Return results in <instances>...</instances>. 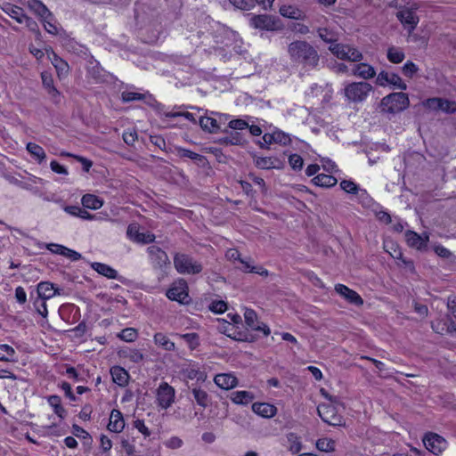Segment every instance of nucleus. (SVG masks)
Masks as SVG:
<instances>
[{"label": "nucleus", "mask_w": 456, "mask_h": 456, "mask_svg": "<svg viewBox=\"0 0 456 456\" xmlns=\"http://www.w3.org/2000/svg\"><path fill=\"white\" fill-rule=\"evenodd\" d=\"M288 54L291 62L305 70L318 69L321 55L315 46L305 40H295L288 45Z\"/></svg>", "instance_id": "1"}, {"label": "nucleus", "mask_w": 456, "mask_h": 456, "mask_svg": "<svg viewBox=\"0 0 456 456\" xmlns=\"http://www.w3.org/2000/svg\"><path fill=\"white\" fill-rule=\"evenodd\" d=\"M410 105L408 95L404 93H392L385 96L380 102V109L385 113H397L406 110Z\"/></svg>", "instance_id": "2"}, {"label": "nucleus", "mask_w": 456, "mask_h": 456, "mask_svg": "<svg viewBox=\"0 0 456 456\" xmlns=\"http://www.w3.org/2000/svg\"><path fill=\"white\" fill-rule=\"evenodd\" d=\"M372 89L367 82H352L346 86L344 94L349 102L358 103L364 102Z\"/></svg>", "instance_id": "3"}, {"label": "nucleus", "mask_w": 456, "mask_h": 456, "mask_svg": "<svg viewBox=\"0 0 456 456\" xmlns=\"http://www.w3.org/2000/svg\"><path fill=\"white\" fill-rule=\"evenodd\" d=\"M329 51L342 61L358 62L363 59L362 53L354 46L346 44L336 43L329 46Z\"/></svg>", "instance_id": "4"}, {"label": "nucleus", "mask_w": 456, "mask_h": 456, "mask_svg": "<svg viewBox=\"0 0 456 456\" xmlns=\"http://www.w3.org/2000/svg\"><path fill=\"white\" fill-rule=\"evenodd\" d=\"M175 270L181 274H197L202 271L200 263L195 261L191 256L183 253H177L174 256Z\"/></svg>", "instance_id": "5"}, {"label": "nucleus", "mask_w": 456, "mask_h": 456, "mask_svg": "<svg viewBox=\"0 0 456 456\" xmlns=\"http://www.w3.org/2000/svg\"><path fill=\"white\" fill-rule=\"evenodd\" d=\"M175 390L167 382H161L155 391V403L161 410H167L175 403Z\"/></svg>", "instance_id": "6"}, {"label": "nucleus", "mask_w": 456, "mask_h": 456, "mask_svg": "<svg viewBox=\"0 0 456 456\" xmlns=\"http://www.w3.org/2000/svg\"><path fill=\"white\" fill-rule=\"evenodd\" d=\"M225 256L228 260L231 261H239L242 267L240 270L244 273H252L259 274L263 277H267L269 275V272L267 269L264 268L262 265H253L250 263L251 258H241L240 252L235 248H230L226 251Z\"/></svg>", "instance_id": "7"}, {"label": "nucleus", "mask_w": 456, "mask_h": 456, "mask_svg": "<svg viewBox=\"0 0 456 456\" xmlns=\"http://www.w3.org/2000/svg\"><path fill=\"white\" fill-rule=\"evenodd\" d=\"M320 418L327 424L339 427L344 424L343 417L338 412L335 406L323 403L317 408Z\"/></svg>", "instance_id": "8"}, {"label": "nucleus", "mask_w": 456, "mask_h": 456, "mask_svg": "<svg viewBox=\"0 0 456 456\" xmlns=\"http://www.w3.org/2000/svg\"><path fill=\"white\" fill-rule=\"evenodd\" d=\"M166 296L172 301H176L181 304L189 302L188 286L184 280L180 279L174 282L167 289Z\"/></svg>", "instance_id": "9"}, {"label": "nucleus", "mask_w": 456, "mask_h": 456, "mask_svg": "<svg viewBox=\"0 0 456 456\" xmlns=\"http://www.w3.org/2000/svg\"><path fill=\"white\" fill-rule=\"evenodd\" d=\"M417 9V5L403 7L396 13V18L410 33L415 29L419 23V17L415 13Z\"/></svg>", "instance_id": "10"}, {"label": "nucleus", "mask_w": 456, "mask_h": 456, "mask_svg": "<svg viewBox=\"0 0 456 456\" xmlns=\"http://www.w3.org/2000/svg\"><path fill=\"white\" fill-rule=\"evenodd\" d=\"M424 105L432 110H442L448 114L456 112V102L448 99L429 98L424 102Z\"/></svg>", "instance_id": "11"}, {"label": "nucleus", "mask_w": 456, "mask_h": 456, "mask_svg": "<svg viewBox=\"0 0 456 456\" xmlns=\"http://www.w3.org/2000/svg\"><path fill=\"white\" fill-rule=\"evenodd\" d=\"M376 84L380 86H387V85H391L394 87L401 90H405L407 88L406 84L402 80L399 75L385 70H382L379 73L376 78Z\"/></svg>", "instance_id": "12"}, {"label": "nucleus", "mask_w": 456, "mask_h": 456, "mask_svg": "<svg viewBox=\"0 0 456 456\" xmlns=\"http://www.w3.org/2000/svg\"><path fill=\"white\" fill-rule=\"evenodd\" d=\"M244 319L246 325L252 330L256 331H261L264 333L265 336H268L271 333V330L269 327L263 323L258 322V317L256 313L250 308H245L244 311Z\"/></svg>", "instance_id": "13"}, {"label": "nucleus", "mask_w": 456, "mask_h": 456, "mask_svg": "<svg viewBox=\"0 0 456 456\" xmlns=\"http://www.w3.org/2000/svg\"><path fill=\"white\" fill-rule=\"evenodd\" d=\"M407 244L413 248L418 250H426L428 248V242L429 240V236L423 232L422 234H419L413 230H407L404 234Z\"/></svg>", "instance_id": "14"}, {"label": "nucleus", "mask_w": 456, "mask_h": 456, "mask_svg": "<svg viewBox=\"0 0 456 456\" xmlns=\"http://www.w3.org/2000/svg\"><path fill=\"white\" fill-rule=\"evenodd\" d=\"M426 448L434 454L441 453L446 448V441L441 436L428 433L423 438Z\"/></svg>", "instance_id": "15"}, {"label": "nucleus", "mask_w": 456, "mask_h": 456, "mask_svg": "<svg viewBox=\"0 0 456 456\" xmlns=\"http://www.w3.org/2000/svg\"><path fill=\"white\" fill-rule=\"evenodd\" d=\"M147 251L154 268L162 269L170 265V261L167 253L164 250H162L159 247L150 246L147 248Z\"/></svg>", "instance_id": "16"}, {"label": "nucleus", "mask_w": 456, "mask_h": 456, "mask_svg": "<svg viewBox=\"0 0 456 456\" xmlns=\"http://www.w3.org/2000/svg\"><path fill=\"white\" fill-rule=\"evenodd\" d=\"M236 37V33L226 26L220 23L216 24L215 37L217 44L230 46L232 45Z\"/></svg>", "instance_id": "17"}, {"label": "nucleus", "mask_w": 456, "mask_h": 456, "mask_svg": "<svg viewBox=\"0 0 456 456\" xmlns=\"http://www.w3.org/2000/svg\"><path fill=\"white\" fill-rule=\"evenodd\" d=\"M335 291L348 303L354 305L361 306L363 305V300L361 296L356 291L351 289L344 284L338 283L335 285Z\"/></svg>", "instance_id": "18"}, {"label": "nucleus", "mask_w": 456, "mask_h": 456, "mask_svg": "<svg viewBox=\"0 0 456 456\" xmlns=\"http://www.w3.org/2000/svg\"><path fill=\"white\" fill-rule=\"evenodd\" d=\"M127 238L139 244H148L155 240V235L149 230H126Z\"/></svg>", "instance_id": "19"}, {"label": "nucleus", "mask_w": 456, "mask_h": 456, "mask_svg": "<svg viewBox=\"0 0 456 456\" xmlns=\"http://www.w3.org/2000/svg\"><path fill=\"white\" fill-rule=\"evenodd\" d=\"M37 297L43 299L53 298L56 295H61V290L56 288L53 283L49 281H41L37 288Z\"/></svg>", "instance_id": "20"}, {"label": "nucleus", "mask_w": 456, "mask_h": 456, "mask_svg": "<svg viewBox=\"0 0 456 456\" xmlns=\"http://www.w3.org/2000/svg\"><path fill=\"white\" fill-rule=\"evenodd\" d=\"M91 268L97 272L99 274L108 278V279H113V280H118L121 281L122 277L118 275V273L117 270L112 268L107 264L100 263V262H94L91 263Z\"/></svg>", "instance_id": "21"}, {"label": "nucleus", "mask_w": 456, "mask_h": 456, "mask_svg": "<svg viewBox=\"0 0 456 456\" xmlns=\"http://www.w3.org/2000/svg\"><path fill=\"white\" fill-rule=\"evenodd\" d=\"M214 382L220 388L229 390L237 386L238 379L231 373H220L215 376Z\"/></svg>", "instance_id": "22"}, {"label": "nucleus", "mask_w": 456, "mask_h": 456, "mask_svg": "<svg viewBox=\"0 0 456 456\" xmlns=\"http://www.w3.org/2000/svg\"><path fill=\"white\" fill-rule=\"evenodd\" d=\"M254 413L263 418H273L277 414V408L269 403H254L252 404Z\"/></svg>", "instance_id": "23"}, {"label": "nucleus", "mask_w": 456, "mask_h": 456, "mask_svg": "<svg viewBox=\"0 0 456 456\" xmlns=\"http://www.w3.org/2000/svg\"><path fill=\"white\" fill-rule=\"evenodd\" d=\"M352 74L355 77L367 80L374 77L376 76V71L371 65L361 62L354 65Z\"/></svg>", "instance_id": "24"}, {"label": "nucleus", "mask_w": 456, "mask_h": 456, "mask_svg": "<svg viewBox=\"0 0 456 456\" xmlns=\"http://www.w3.org/2000/svg\"><path fill=\"white\" fill-rule=\"evenodd\" d=\"M125 428V421L122 413L118 410H112L110 416L108 429L111 432L119 433Z\"/></svg>", "instance_id": "25"}, {"label": "nucleus", "mask_w": 456, "mask_h": 456, "mask_svg": "<svg viewBox=\"0 0 456 456\" xmlns=\"http://www.w3.org/2000/svg\"><path fill=\"white\" fill-rule=\"evenodd\" d=\"M110 375L115 384L119 387H126L128 384L129 374L120 366H113L110 369Z\"/></svg>", "instance_id": "26"}, {"label": "nucleus", "mask_w": 456, "mask_h": 456, "mask_svg": "<svg viewBox=\"0 0 456 456\" xmlns=\"http://www.w3.org/2000/svg\"><path fill=\"white\" fill-rule=\"evenodd\" d=\"M251 25L256 28L271 30L273 28L274 23L268 15H255L251 18Z\"/></svg>", "instance_id": "27"}, {"label": "nucleus", "mask_w": 456, "mask_h": 456, "mask_svg": "<svg viewBox=\"0 0 456 456\" xmlns=\"http://www.w3.org/2000/svg\"><path fill=\"white\" fill-rule=\"evenodd\" d=\"M255 398L253 393L249 391H234L230 395V399L235 404L247 405Z\"/></svg>", "instance_id": "28"}, {"label": "nucleus", "mask_w": 456, "mask_h": 456, "mask_svg": "<svg viewBox=\"0 0 456 456\" xmlns=\"http://www.w3.org/2000/svg\"><path fill=\"white\" fill-rule=\"evenodd\" d=\"M191 392L198 405L207 408L210 404V397L208 394L200 387H192Z\"/></svg>", "instance_id": "29"}, {"label": "nucleus", "mask_w": 456, "mask_h": 456, "mask_svg": "<svg viewBox=\"0 0 456 456\" xmlns=\"http://www.w3.org/2000/svg\"><path fill=\"white\" fill-rule=\"evenodd\" d=\"M153 341L156 346L161 347L163 350L166 351H175V345L173 341L169 339V338L162 333V332H157L153 337Z\"/></svg>", "instance_id": "30"}, {"label": "nucleus", "mask_w": 456, "mask_h": 456, "mask_svg": "<svg viewBox=\"0 0 456 456\" xmlns=\"http://www.w3.org/2000/svg\"><path fill=\"white\" fill-rule=\"evenodd\" d=\"M28 7L35 12L42 19L52 18L53 13L40 0H29L28 2Z\"/></svg>", "instance_id": "31"}, {"label": "nucleus", "mask_w": 456, "mask_h": 456, "mask_svg": "<svg viewBox=\"0 0 456 456\" xmlns=\"http://www.w3.org/2000/svg\"><path fill=\"white\" fill-rule=\"evenodd\" d=\"M85 208L99 209L103 205V200L94 194L86 193L81 199Z\"/></svg>", "instance_id": "32"}, {"label": "nucleus", "mask_w": 456, "mask_h": 456, "mask_svg": "<svg viewBox=\"0 0 456 456\" xmlns=\"http://www.w3.org/2000/svg\"><path fill=\"white\" fill-rule=\"evenodd\" d=\"M387 57L390 62L398 64L404 60L405 55L401 48L396 46H390L387 49Z\"/></svg>", "instance_id": "33"}, {"label": "nucleus", "mask_w": 456, "mask_h": 456, "mask_svg": "<svg viewBox=\"0 0 456 456\" xmlns=\"http://www.w3.org/2000/svg\"><path fill=\"white\" fill-rule=\"evenodd\" d=\"M26 149L39 163H42L46 159L44 149L38 144L28 142Z\"/></svg>", "instance_id": "34"}, {"label": "nucleus", "mask_w": 456, "mask_h": 456, "mask_svg": "<svg viewBox=\"0 0 456 456\" xmlns=\"http://www.w3.org/2000/svg\"><path fill=\"white\" fill-rule=\"evenodd\" d=\"M53 58H51V61L53 65L55 67L58 76L61 77L62 75H67L69 72V65L68 63L60 58L55 53L52 51Z\"/></svg>", "instance_id": "35"}, {"label": "nucleus", "mask_w": 456, "mask_h": 456, "mask_svg": "<svg viewBox=\"0 0 456 456\" xmlns=\"http://www.w3.org/2000/svg\"><path fill=\"white\" fill-rule=\"evenodd\" d=\"M434 251L436 254L444 259H447L449 264L453 266H456V256L453 255L449 249L441 245H436L434 247Z\"/></svg>", "instance_id": "36"}, {"label": "nucleus", "mask_w": 456, "mask_h": 456, "mask_svg": "<svg viewBox=\"0 0 456 456\" xmlns=\"http://www.w3.org/2000/svg\"><path fill=\"white\" fill-rule=\"evenodd\" d=\"M313 182L321 187H331L337 183V179L330 175L320 174L313 179Z\"/></svg>", "instance_id": "37"}, {"label": "nucleus", "mask_w": 456, "mask_h": 456, "mask_svg": "<svg viewBox=\"0 0 456 456\" xmlns=\"http://www.w3.org/2000/svg\"><path fill=\"white\" fill-rule=\"evenodd\" d=\"M175 151L177 152V155L180 158L191 159L194 160L198 164L202 163L205 160V157L204 156H202L200 154H198L196 152H193V151H191L190 150L183 149L182 147H176Z\"/></svg>", "instance_id": "38"}, {"label": "nucleus", "mask_w": 456, "mask_h": 456, "mask_svg": "<svg viewBox=\"0 0 456 456\" xmlns=\"http://www.w3.org/2000/svg\"><path fill=\"white\" fill-rule=\"evenodd\" d=\"M336 442L328 437L319 438L316 441V448L324 452H332L335 451Z\"/></svg>", "instance_id": "39"}, {"label": "nucleus", "mask_w": 456, "mask_h": 456, "mask_svg": "<svg viewBox=\"0 0 456 456\" xmlns=\"http://www.w3.org/2000/svg\"><path fill=\"white\" fill-rule=\"evenodd\" d=\"M48 403L53 408V411L61 419H63L66 413L65 409L61 404V397L58 395H50L47 399Z\"/></svg>", "instance_id": "40"}, {"label": "nucleus", "mask_w": 456, "mask_h": 456, "mask_svg": "<svg viewBox=\"0 0 456 456\" xmlns=\"http://www.w3.org/2000/svg\"><path fill=\"white\" fill-rule=\"evenodd\" d=\"M277 163L279 160L271 157L257 158L255 161L256 166L262 169L275 168L278 167Z\"/></svg>", "instance_id": "41"}, {"label": "nucleus", "mask_w": 456, "mask_h": 456, "mask_svg": "<svg viewBox=\"0 0 456 456\" xmlns=\"http://www.w3.org/2000/svg\"><path fill=\"white\" fill-rule=\"evenodd\" d=\"M200 126L205 131L209 133L216 132L219 126L217 125V121L210 117H203L200 119Z\"/></svg>", "instance_id": "42"}, {"label": "nucleus", "mask_w": 456, "mask_h": 456, "mask_svg": "<svg viewBox=\"0 0 456 456\" xmlns=\"http://www.w3.org/2000/svg\"><path fill=\"white\" fill-rule=\"evenodd\" d=\"M288 441L289 443V451L292 454H297L302 450V443L296 434L289 433L288 435Z\"/></svg>", "instance_id": "43"}, {"label": "nucleus", "mask_w": 456, "mask_h": 456, "mask_svg": "<svg viewBox=\"0 0 456 456\" xmlns=\"http://www.w3.org/2000/svg\"><path fill=\"white\" fill-rule=\"evenodd\" d=\"M280 13L281 15H282L283 17H287V18H290V19H295V20H297L301 17V12L300 10L293 7V6H287V5H283L280 8Z\"/></svg>", "instance_id": "44"}, {"label": "nucleus", "mask_w": 456, "mask_h": 456, "mask_svg": "<svg viewBox=\"0 0 456 456\" xmlns=\"http://www.w3.org/2000/svg\"><path fill=\"white\" fill-rule=\"evenodd\" d=\"M179 337L188 344L191 350L200 345V338L197 333H185L179 335Z\"/></svg>", "instance_id": "45"}, {"label": "nucleus", "mask_w": 456, "mask_h": 456, "mask_svg": "<svg viewBox=\"0 0 456 456\" xmlns=\"http://www.w3.org/2000/svg\"><path fill=\"white\" fill-rule=\"evenodd\" d=\"M15 354L14 349L6 344L0 345V361L1 362H9L12 360V356Z\"/></svg>", "instance_id": "46"}, {"label": "nucleus", "mask_w": 456, "mask_h": 456, "mask_svg": "<svg viewBox=\"0 0 456 456\" xmlns=\"http://www.w3.org/2000/svg\"><path fill=\"white\" fill-rule=\"evenodd\" d=\"M46 300L37 297L33 302L35 310L45 318L48 314Z\"/></svg>", "instance_id": "47"}, {"label": "nucleus", "mask_w": 456, "mask_h": 456, "mask_svg": "<svg viewBox=\"0 0 456 456\" xmlns=\"http://www.w3.org/2000/svg\"><path fill=\"white\" fill-rule=\"evenodd\" d=\"M138 333L134 328H126L121 330L118 337L126 342H133L137 338Z\"/></svg>", "instance_id": "48"}, {"label": "nucleus", "mask_w": 456, "mask_h": 456, "mask_svg": "<svg viewBox=\"0 0 456 456\" xmlns=\"http://www.w3.org/2000/svg\"><path fill=\"white\" fill-rule=\"evenodd\" d=\"M5 12L12 18L15 19L19 23H20V20H21L26 16V14L23 13L22 8H20L19 6H14V5L8 6L5 9Z\"/></svg>", "instance_id": "49"}, {"label": "nucleus", "mask_w": 456, "mask_h": 456, "mask_svg": "<svg viewBox=\"0 0 456 456\" xmlns=\"http://www.w3.org/2000/svg\"><path fill=\"white\" fill-rule=\"evenodd\" d=\"M340 187L343 191H345L347 193H351V194H356L359 191L358 185L350 180L341 181Z\"/></svg>", "instance_id": "50"}, {"label": "nucleus", "mask_w": 456, "mask_h": 456, "mask_svg": "<svg viewBox=\"0 0 456 456\" xmlns=\"http://www.w3.org/2000/svg\"><path fill=\"white\" fill-rule=\"evenodd\" d=\"M20 23H25L27 28L30 31L34 32L37 35V37H39L41 35L37 23L30 17L26 15L21 20H20Z\"/></svg>", "instance_id": "51"}, {"label": "nucleus", "mask_w": 456, "mask_h": 456, "mask_svg": "<svg viewBox=\"0 0 456 456\" xmlns=\"http://www.w3.org/2000/svg\"><path fill=\"white\" fill-rule=\"evenodd\" d=\"M229 2L240 10H250L254 5L253 0H229Z\"/></svg>", "instance_id": "52"}, {"label": "nucleus", "mask_w": 456, "mask_h": 456, "mask_svg": "<svg viewBox=\"0 0 456 456\" xmlns=\"http://www.w3.org/2000/svg\"><path fill=\"white\" fill-rule=\"evenodd\" d=\"M289 162L291 167L295 170H300L304 164L303 159L297 154L290 155L289 158Z\"/></svg>", "instance_id": "53"}, {"label": "nucleus", "mask_w": 456, "mask_h": 456, "mask_svg": "<svg viewBox=\"0 0 456 456\" xmlns=\"http://www.w3.org/2000/svg\"><path fill=\"white\" fill-rule=\"evenodd\" d=\"M209 309L216 314H222L226 311L227 305L224 301L219 300V301H214L209 305Z\"/></svg>", "instance_id": "54"}, {"label": "nucleus", "mask_w": 456, "mask_h": 456, "mask_svg": "<svg viewBox=\"0 0 456 456\" xmlns=\"http://www.w3.org/2000/svg\"><path fill=\"white\" fill-rule=\"evenodd\" d=\"M53 16L52 18H44L42 19V21L44 23L45 29L52 34L56 35L58 34V28L53 23Z\"/></svg>", "instance_id": "55"}, {"label": "nucleus", "mask_w": 456, "mask_h": 456, "mask_svg": "<svg viewBox=\"0 0 456 456\" xmlns=\"http://www.w3.org/2000/svg\"><path fill=\"white\" fill-rule=\"evenodd\" d=\"M144 98V94L134 92H123L122 100L123 102L139 101Z\"/></svg>", "instance_id": "56"}, {"label": "nucleus", "mask_w": 456, "mask_h": 456, "mask_svg": "<svg viewBox=\"0 0 456 456\" xmlns=\"http://www.w3.org/2000/svg\"><path fill=\"white\" fill-rule=\"evenodd\" d=\"M418 71V67L411 61L406 62L403 67L404 76L411 77Z\"/></svg>", "instance_id": "57"}, {"label": "nucleus", "mask_w": 456, "mask_h": 456, "mask_svg": "<svg viewBox=\"0 0 456 456\" xmlns=\"http://www.w3.org/2000/svg\"><path fill=\"white\" fill-rule=\"evenodd\" d=\"M290 138L288 134L281 131L274 132V142L286 145L289 143Z\"/></svg>", "instance_id": "58"}, {"label": "nucleus", "mask_w": 456, "mask_h": 456, "mask_svg": "<svg viewBox=\"0 0 456 456\" xmlns=\"http://www.w3.org/2000/svg\"><path fill=\"white\" fill-rule=\"evenodd\" d=\"M61 155H65V156H69V157H73L75 159H77L79 162L82 163L83 165V169L86 171V172H88L93 165L92 161L84 158V157H81V156H75L73 154H70V153H61Z\"/></svg>", "instance_id": "59"}, {"label": "nucleus", "mask_w": 456, "mask_h": 456, "mask_svg": "<svg viewBox=\"0 0 456 456\" xmlns=\"http://www.w3.org/2000/svg\"><path fill=\"white\" fill-rule=\"evenodd\" d=\"M15 298L20 305H23L27 302V293L21 286H19L15 289Z\"/></svg>", "instance_id": "60"}, {"label": "nucleus", "mask_w": 456, "mask_h": 456, "mask_svg": "<svg viewBox=\"0 0 456 456\" xmlns=\"http://www.w3.org/2000/svg\"><path fill=\"white\" fill-rule=\"evenodd\" d=\"M123 140L127 145H133L137 140V133L133 131H126L123 134Z\"/></svg>", "instance_id": "61"}, {"label": "nucleus", "mask_w": 456, "mask_h": 456, "mask_svg": "<svg viewBox=\"0 0 456 456\" xmlns=\"http://www.w3.org/2000/svg\"><path fill=\"white\" fill-rule=\"evenodd\" d=\"M248 126L243 119H233L229 122V127L235 130H243Z\"/></svg>", "instance_id": "62"}, {"label": "nucleus", "mask_w": 456, "mask_h": 456, "mask_svg": "<svg viewBox=\"0 0 456 456\" xmlns=\"http://www.w3.org/2000/svg\"><path fill=\"white\" fill-rule=\"evenodd\" d=\"M165 445L170 449H178L183 445V441L177 436H173L165 442Z\"/></svg>", "instance_id": "63"}, {"label": "nucleus", "mask_w": 456, "mask_h": 456, "mask_svg": "<svg viewBox=\"0 0 456 456\" xmlns=\"http://www.w3.org/2000/svg\"><path fill=\"white\" fill-rule=\"evenodd\" d=\"M135 428L142 433L145 437L150 436L151 432L149 428L145 426L144 421L141 419H137L134 421Z\"/></svg>", "instance_id": "64"}]
</instances>
